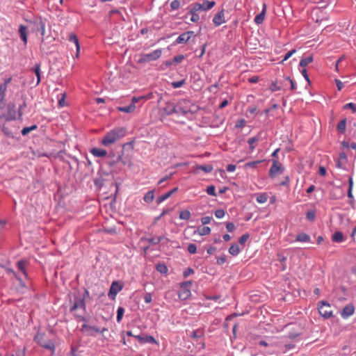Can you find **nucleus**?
I'll use <instances>...</instances> for the list:
<instances>
[{
  "instance_id": "f257e3e1",
  "label": "nucleus",
  "mask_w": 356,
  "mask_h": 356,
  "mask_svg": "<svg viewBox=\"0 0 356 356\" xmlns=\"http://www.w3.org/2000/svg\"><path fill=\"white\" fill-rule=\"evenodd\" d=\"M127 131L124 127H116L108 131L102 139L101 143L108 147L127 135Z\"/></svg>"
},
{
  "instance_id": "f03ea898",
  "label": "nucleus",
  "mask_w": 356,
  "mask_h": 356,
  "mask_svg": "<svg viewBox=\"0 0 356 356\" xmlns=\"http://www.w3.org/2000/svg\"><path fill=\"white\" fill-rule=\"evenodd\" d=\"M74 316L78 321L84 322V323L82 325V326L80 329V330L82 332H88L89 335L95 336L94 334H92L91 332V331H94L96 333H104V332L108 330L107 328H106V327H103L102 329H100L97 327L88 325L87 323L88 322V319L82 315H79L77 313H74Z\"/></svg>"
},
{
  "instance_id": "7ed1b4c3",
  "label": "nucleus",
  "mask_w": 356,
  "mask_h": 356,
  "mask_svg": "<svg viewBox=\"0 0 356 356\" xmlns=\"http://www.w3.org/2000/svg\"><path fill=\"white\" fill-rule=\"evenodd\" d=\"M26 24L24 25V45L26 44L27 42V35L30 33H35L38 34V27L40 26L41 19H34V20H28L24 19Z\"/></svg>"
},
{
  "instance_id": "20e7f679",
  "label": "nucleus",
  "mask_w": 356,
  "mask_h": 356,
  "mask_svg": "<svg viewBox=\"0 0 356 356\" xmlns=\"http://www.w3.org/2000/svg\"><path fill=\"white\" fill-rule=\"evenodd\" d=\"M161 49H156L148 54L141 53L138 55V59L137 60V63L138 64H144L152 61H154L161 58Z\"/></svg>"
},
{
  "instance_id": "39448f33",
  "label": "nucleus",
  "mask_w": 356,
  "mask_h": 356,
  "mask_svg": "<svg viewBox=\"0 0 356 356\" xmlns=\"http://www.w3.org/2000/svg\"><path fill=\"white\" fill-rule=\"evenodd\" d=\"M72 305L70 308V312L76 313V311L78 309H82L83 312L86 310V301L83 300V298H81V296L79 295L74 296L73 302L71 301Z\"/></svg>"
},
{
  "instance_id": "423d86ee",
  "label": "nucleus",
  "mask_w": 356,
  "mask_h": 356,
  "mask_svg": "<svg viewBox=\"0 0 356 356\" xmlns=\"http://www.w3.org/2000/svg\"><path fill=\"white\" fill-rule=\"evenodd\" d=\"M191 102L188 99H183L179 100L177 104V114L186 115L191 112Z\"/></svg>"
},
{
  "instance_id": "0eeeda50",
  "label": "nucleus",
  "mask_w": 356,
  "mask_h": 356,
  "mask_svg": "<svg viewBox=\"0 0 356 356\" xmlns=\"http://www.w3.org/2000/svg\"><path fill=\"white\" fill-rule=\"evenodd\" d=\"M327 307H330V305L327 302L322 300L318 302V312L325 318H329L332 316V312L328 310Z\"/></svg>"
},
{
  "instance_id": "6e6552de",
  "label": "nucleus",
  "mask_w": 356,
  "mask_h": 356,
  "mask_svg": "<svg viewBox=\"0 0 356 356\" xmlns=\"http://www.w3.org/2000/svg\"><path fill=\"white\" fill-rule=\"evenodd\" d=\"M24 279H26V282L24 280V294L28 293L26 298H31L35 296L34 291L32 289V284L28 277V275L25 270L24 269Z\"/></svg>"
},
{
  "instance_id": "1a4fd4ad",
  "label": "nucleus",
  "mask_w": 356,
  "mask_h": 356,
  "mask_svg": "<svg viewBox=\"0 0 356 356\" xmlns=\"http://www.w3.org/2000/svg\"><path fill=\"white\" fill-rule=\"evenodd\" d=\"M124 284L120 281H114L111 284L108 296L109 298L114 300L116 295L122 289Z\"/></svg>"
},
{
  "instance_id": "9d476101",
  "label": "nucleus",
  "mask_w": 356,
  "mask_h": 356,
  "mask_svg": "<svg viewBox=\"0 0 356 356\" xmlns=\"http://www.w3.org/2000/svg\"><path fill=\"white\" fill-rule=\"evenodd\" d=\"M119 162H121L124 165H129L131 163V160L127 157H123L122 154H120L117 156L115 158H113L111 160L106 161V163L109 167H113Z\"/></svg>"
},
{
  "instance_id": "9b49d317",
  "label": "nucleus",
  "mask_w": 356,
  "mask_h": 356,
  "mask_svg": "<svg viewBox=\"0 0 356 356\" xmlns=\"http://www.w3.org/2000/svg\"><path fill=\"white\" fill-rule=\"evenodd\" d=\"M284 168L282 164L278 162L277 159H273V165H271L269 170V176L271 178L275 177L277 174L282 173Z\"/></svg>"
},
{
  "instance_id": "f8f14e48",
  "label": "nucleus",
  "mask_w": 356,
  "mask_h": 356,
  "mask_svg": "<svg viewBox=\"0 0 356 356\" xmlns=\"http://www.w3.org/2000/svg\"><path fill=\"white\" fill-rule=\"evenodd\" d=\"M44 334H38L35 337V339L42 347H44L48 350L54 351L55 349L54 343L51 341H44Z\"/></svg>"
},
{
  "instance_id": "ddd939ff",
  "label": "nucleus",
  "mask_w": 356,
  "mask_h": 356,
  "mask_svg": "<svg viewBox=\"0 0 356 356\" xmlns=\"http://www.w3.org/2000/svg\"><path fill=\"white\" fill-rule=\"evenodd\" d=\"M355 311V306L353 303L346 305L341 312V316L346 319L354 314Z\"/></svg>"
},
{
  "instance_id": "4468645a",
  "label": "nucleus",
  "mask_w": 356,
  "mask_h": 356,
  "mask_svg": "<svg viewBox=\"0 0 356 356\" xmlns=\"http://www.w3.org/2000/svg\"><path fill=\"white\" fill-rule=\"evenodd\" d=\"M225 10L222 8L221 10L218 12L213 18V23L216 26H219L225 22Z\"/></svg>"
},
{
  "instance_id": "2eb2a0df",
  "label": "nucleus",
  "mask_w": 356,
  "mask_h": 356,
  "mask_svg": "<svg viewBox=\"0 0 356 356\" xmlns=\"http://www.w3.org/2000/svg\"><path fill=\"white\" fill-rule=\"evenodd\" d=\"M262 131H259L255 136L250 138L248 140V143L249 145L250 152H252L255 149V145L257 142L261 140L262 139Z\"/></svg>"
},
{
  "instance_id": "dca6fc26",
  "label": "nucleus",
  "mask_w": 356,
  "mask_h": 356,
  "mask_svg": "<svg viewBox=\"0 0 356 356\" xmlns=\"http://www.w3.org/2000/svg\"><path fill=\"white\" fill-rule=\"evenodd\" d=\"M11 78L6 79L3 83L0 85V108L3 105V102L5 97V93L7 90L8 85L10 83Z\"/></svg>"
},
{
  "instance_id": "f3484780",
  "label": "nucleus",
  "mask_w": 356,
  "mask_h": 356,
  "mask_svg": "<svg viewBox=\"0 0 356 356\" xmlns=\"http://www.w3.org/2000/svg\"><path fill=\"white\" fill-rule=\"evenodd\" d=\"M266 4L264 3L262 5V10L261 13L257 15L256 17H254V21L257 25L261 24L263 23L266 13Z\"/></svg>"
},
{
  "instance_id": "a211bd4d",
  "label": "nucleus",
  "mask_w": 356,
  "mask_h": 356,
  "mask_svg": "<svg viewBox=\"0 0 356 356\" xmlns=\"http://www.w3.org/2000/svg\"><path fill=\"white\" fill-rule=\"evenodd\" d=\"M68 40L75 44L76 49V57H78L80 51V44L77 36L75 33H70L68 36Z\"/></svg>"
},
{
  "instance_id": "6ab92c4d",
  "label": "nucleus",
  "mask_w": 356,
  "mask_h": 356,
  "mask_svg": "<svg viewBox=\"0 0 356 356\" xmlns=\"http://www.w3.org/2000/svg\"><path fill=\"white\" fill-rule=\"evenodd\" d=\"M177 191H178V188L175 187V188H172V190H170V191L165 193V194H163V195L159 196L156 199L157 204H160L162 202L165 201V200L169 198L172 194L176 193Z\"/></svg>"
},
{
  "instance_id": "aec40b11",
  "label": "nucleus",
  "mask_w": 356,
  "mask_h": 356,
  "mask_svg": "<svg viewBox=\"0 0 356 356\" xmlns=\"http://www.w3.org/2000/svg\"><path fill=\"white\" fill-rule=\"evenodd\" d=\"M90 153L96 157H105L108 155L106 150L96 147L91 149Z\"/></svg>"
},
{
  "instance_id": "412c9836",
  "label": "nucleus",
  "mask_w": 356,
  "mask_h": 356,
  "mask_svg": "<svg viewBox=\"0 0 356 356\" xmlns=\"http://www.w3.org/2000/svg\"><path fill=\"white\" fill-rule=\"evenodd\" d=\"M163 110L164 112L169 115L177 113L176 104L168 103Z\"/></svg>"
},
{
  "instance_id": "4be33fe9",
  "label": "nucleus",
  "mask_w": 356,
  "mask_h": 356,
  "mask_svg": "<svg viewBox=\"0 0 356 356\" xmlns=\"http://www.w3.org/2000/svg\"><path fill=\"white\" fill-rule=\"evenodd\" d=\"M332 241L334 243H341L345 241L343 234L340 231H337L332 236Z\"/></svg>"
},
{
  "instance_id": "5701e85b",
  "label": "nucleus",
  "mask_w": 356,
  "mask_h": 356,
  "mask_svg": "<svg viewBox=\"0 0 356 356\" xmlns=\"http://www.w3.org/2000/svg\"><path fill=\"white\" fill-rule=\"evenodd\" d=\"M191 295V292L189 289H181L178 292L179 298L181 300H187Z\"/></svg>"
},
{
  "instance_id": "b1692460",
  "label": "nucleus",
  "mask_w": 356,
  "mask_h": 356,
  "mask_svg": "<svg viewBox=\"0 0 356 356\" xmlns=\"http://www.w3.org/2000/svg\"><path fill=\"white\" fill-rule=\"evenodd\" d=\"M311 237L309 234L302 232L299 233L296 236V241L298 242H310Z\"/></svg>"
},
{
  "instance_id": "393cba45",
  "label": "nucleus",
  "mask_w": 356,
  "mask_h": 356,
  "mask_svg": "<svg viewBox=\"0 0 356 356\" xmlns=\"http://www.w3.org/2000/svg\"><path fill=\"white\" fill-rule=\"evenodd\" d=\"M31 72H34L37 76V81L35 86L38 85L41 81L40 76V63H36L32 68Z\"/></svg>"
},
{
  "instance_id": "a878e982",
  "label": "nucleus",
  "mask_w": 356,
  "mask_h": 356,
  "mask_svg": "<svg viewBox=\"0 0 356 356\" xmlns=\"http://www.w3.org/2000/svg\"><path fill=\"white\" fill-rule=\"evenodd\" d=\"M118 111L130 113H132L136 109V105H134V104H130L128 106H119L117 108Z\"/></svg>"
},
{
  "instance_id": "bb28decb",
  "label": "nucleus",
  "mask_w": 356,
  "mask_h": 356,
  "mask_svg": "<svg viewBox=\"0 0 356 356\" xmlns=\"http://www.w3.org/2000/svg\"><path fill=\"white\" fill-rule=\"evenodd\" d=\"M189 41V36L185 32L181 34L174 42V44L186 43Z\"/></svg>"
},
{
  "instance_id": "cd10ccee",
  "label": "nucleus",
  "mask_w": 356,
  "mask_h": 356,
  "mask_svg": "<svg viewBox=\"0 0 356 356\" xmlns=\"http://www.w3.org/2000/svg\"><path fill=\"white\" fill-rule=\"evenodd\" d=\"M313 60V56L310 55L309 56L302 58L300 61L299 65L302 67H305L307 66L309 63H312Z\"/></svg>"
},
{
  "instance_id": "c85d7f7f",
  "label": "nucleus",
  "mask_w": 356,
  "mask_h": 356,
  "mask_svg": "<svg viewBox=\"0 0 356 356\" xmlns=\"http://www.w3.org/2000/svg\"><path fill=\"white\" fill-rule=\"evenodd\" d=\"M140 240L147 241L152 245H157L161 243V238H157V236H152L151 238L142 237Z\"/></svg>"
},
{
  "instance_id": "c756f323",
  "label": "nucleus",
  "mask_w": 356,
  "mask_h": 356,
  "mask_svg": "<svg viewBox=\"0 0 356 356\" xmlns=\"http://www.w3.org/2000/svg\"><path fill=\"white\" fill-rule=\"evenodd\" d=\"M346 127V118H344L339 122L337 126V129L339 132L344 134Z\"/></svg>"
},
{
  "instance_id": "7c9ffc66",
  "label": "nucleus",
  "mask_w": 356,
  "mask_h": 356,
  "mask_svg": "<svg viewBox=\"0 0 356 356\" xmlns=\"http://www.w3.org/2000/svg\"><path fill=\"white\" fill-rule=\"evenodd\" d=\"M204 332L202 329H197L192 332L190 337L193 339H197L202 337L204 335Z\"/></svg>"
},
{
  "instance_id": "2f4dec72",
  "label": "nucleus",
  "mask_w": 356,
  "mask_h": 356,
  "mask_svg": "<svg viewBox=\"0 0 356 356\" xmlns=\"http://www.w3.org/2000/svg\"><path fill=\"white\" fill-rule=\"evenodd\" d=\"M156 269L158 272H159L161 274L166 275L168 271V268L167 266L165 264L159 263L156 264Z\"/></svg>"
},
{
  "instance_id": "473e14b6",
  "label": "nucleus",
  "mask_w": 356,
  "mask_h": 356,
  "mask_svg": "<svg viewBox=\"0 0 356 356\" xmlns=\"http://www.w3.org/2000/svg\"><path fill=\"white\" fill-rule=\"evenodd\" d=\"M15 106H8V115L6 117L7 120H11L15 118Z\"/></svg>"
},
{
  "instance_id": "72a5a7b5",
  "label": "nucleus",
  "mask_w": 356,
  "mask_h": 356,
  "mask_svg": "<svg viewBox=\"0 0 356 356\" xmlns=\"http://www.w3.org/2000/svg\"><path fill=\"white\" fill-rule=\"evenodd\" d=\"M240 252V248L236 243L232 244L229 248V253L233 256H236Z\"/></svg>"
},
{
  "instance_id": "f704fd0d",
  "label": "nucleus",
  "mask_w": 356,
  "mask_h": 356,
  "mask_svg": "<svg viewBox=\"0 0 356 356\" xmlns=\"http://www.w3.org/2000/svg\"><path fill=\"white\" fill-rule=\"evenodd\" d=\"M154 198V191H148L143 197V200L147 203H151Z\"/></svg>"
},
{
  "instance_id": "c9c22d12",
  "label": "nucleus",
  "mask_w": 356,
  "mask_h": 356,
  "mask_svg": "<svg viewBox=\"0 0 356 356\" xmlns=\"http://www.w3.org/2000/svg\"><path fill=\"white\" fill-rule=\"evenodd\" d=\"M197 232L200 236H206L210 234L211 229L210 227L207 226L199 227L197 229Z\"/></svg>"
},
{
  "instance_id": "e433bc0d",
  "label": "nucleus",
  "mask_w": 356,
  "mask_h": 356,
  "mask_svg": "<svg viewBox=\"0 0 356 356\" xmlns=\"http://www.w3.org/2000/svg\"><path fill=\"white\" fill-rule=\"evenodd\" d=\"M216 5V2L214 1H205L202 3L203 7V10H208L212 8Z\"/></svg>"
},
{
  "instance_id": "4c0bfd02",
  "label": "nucleus",
  "mask_w": 356,
  "mask_h": 356,
  "mask_svg": "<svg viewBox=\"0 0 356 356\" xmlns=\"http://www.w3.org/2000/svg\"><path fill=\"white\" fill-rule=\"evenodd\" d=\"M134 140L124 143L122 145V154L123 155L124 151H128V150L132 151L134 149Z\"/></svg>"
},
{
  "instance_id": "58836bf2",
  "label": "nucleus",
  "mask_w": 356,
  "mask_h": 356,
  "mask_svg": "<svg viewBox=\"0 0 356 356\" xmlns=\"http://www.w3.org/2000/svg\"><path fill=\"white\" fill-rule=\"evenodd\" d=\"M191 216V213L188 210H184L179 213V217L181 220H188L190 219Z\"/></svg>"
},
{
  "instance_id": "ea45409f",
  "label": "nucleus",
  "mask_w": 356,
  "mask_h": 356,
  "mask_svg": "<svg viewBox=\"0 0 356 356\" xmlns=\"http://www.w3.org/2000/svg\"><path fill=\"white\" fill-rule=\"evenodd\" d=\"M316 217V211L314 209H310L306 213V218L309 221H314Z\"/></svg>"
},
{
  "instance_id": "a19ab883",
  "label": "nucleus",
  "mask_w": 356,
  "mask_h": 356,
  "mask_svg": "<svg viewBox=\"0 0 356 356\" xmlns=\"http://www.w3.org/2000/svg\"><path fill=\"white\" fill-rule=\"evenodd\" d=\"M348 184H349V186H348V198L353 200V195L352 193V190H353V180L351 177H350L348 179Z\"/></svg>"
},
{
  "instance_id": "79ce46f5",
  "label": "nucleus",
  "mask_w": 356,
  "mask_h": 356,
  "mask_svg": "<svg viewBox=\"0 0 356 356\" xmlns=\"http://www.w3.org/2000/svg\"><path fill=\"white\" fill-rule=\"evenodd\" d=\"M197 168L204 172H211L213 170V166L211 165H197Z\"/></svg>"
},
{
  "instance_id": "37998d69",
  "label": "nucleus",
  "mask_w": 356,
  "mask_h": 356,
  "mask_svg": "<svg viewBox=\"0 0 356 356\" xmlns=\"http://www.w3.org/2000/svg\"><path fill=\"white\" fill-rule=\"evenodd\" d=\"M203 10V7L202 3H195L192 5V8L190 10V13H197V11Z\"/></svg>"
},
{
  "instance_id": "c03bdc74",
  "label": "nucleus",
  "mask_w": 356,
  "mask_h": 356,
  "mask_svg": "<svg viewBox=\"0 0 356 356\" xmlns=\"http://www.w3.org/2000/svg\"><path fill=\"white\" fill-rule=\"evenodd\" d=\"M257 202L261 204L265 203L268 200V197L266 193L259 194L256 199Z\"/></svg>"
},
{
  "instance_id": "a18cd8bd",
  "label": "nucleus",
  "mask_w": 356,
  "mask_h": 356,
  "mask_svg": "<svg viewBox=\"0 0 356 356\" xmlns=\"http://www.w3.org/2000/svg\"><path fill=\"white\" fill-rule=\"evenodd\" d=\"M124 313V309L122 307H119L117 310V321L118 323L121 322L123 315Z\"/></svg>"
},
{
  "instance_id": "49530a36",
  "label": "nucleus",
  "mask_w": 356,
  "mask_h": 356,
  "mask_svg": "<svg viewBox=\"0 0 356 356\" xmlns=\"http://www.w3.org/2000/svg\"><path fill=\"white\" fill-rule=\"evenodd\" d=\"M143 343H150L152 344H156V343H157V341L154 339V337H153L152 336L147 335V336L144 337Z\"/></svg>"
},
{
  "instance_id": "de8ad7c7",
  "label": "nucleus",
  "mask_w": 356,
  "mask_h": 356,
  "mask_svg": "<svg viewBox=\"0 0 356 356\" xmlns=\"http://www.w3.org/2000/svg\"><path fill=\"white\" fill-rule=\"evenodd\" d=\"M186 80L181 79L179 81H174L171 83V86L173 88H178L183 86L185 84Z\"/></svg>"
},
{
  "instance_id": "09e8293b",
  "label": "nucleus",
  "mask_w": 356,
  "mask_h": 356,
  "mask_svg": "<svg viewBox=\"0 0 356 356\" xmlns=\"http://www.w3.org/2000/svg\"><path fill=\"white\" fill-rule=\"evenodd\" d=\"M206 191L209 195L216 196V188L213 185L209 186L207 188Z\"/></svg>"
},
{
  "instance_id": "8fccbe9b",
  "label": "nucleus",
  "mask_w": 356,
  "mask_h": 356,
  "mask_svg": "<svg viewBox=\"0 0 356 356\" xmlns=\"http://www.w3.org/2000/svg\"><path fill=\"white\" fill-rule=\"evenodd\" d=\"M261 162H262V161H250V162L245 163V168H257V165Z\"/></svg>"
},
{
  "instance_id": "3c124183",
  "label": "nucleus",
  "mask_w": 356,
  "mask_h": 356,
  "mask_svg": "<svg viewBox=\"0 0 356 356\" xmlns=\"http://www.w3.org/2000/svg\"><path fill=\"white\" fill-rule=\"evenodd\" d=\"M250 235L249 234L246 233L243 234L239 238H238V243L241 245H244L247 240L249 238Z\"/></svg>"
},
{
  "instance_id": "603ef678",
  "label": "nucleus",
  "mask_w": 356,
  "mask_h": 356,
  "mask_svg": "<svg viewBox=\"0 0 356 356\" xmlns=\"http://www.w3.org/2000/svg\"><path fill=\"white\" fill-rule=\"evenodd\" d=\"M38 128V126L36 124H33L31 127H24V136L28 134L31 131L35 130Z\"/></svg>"
},
{
  "instance_id": "864d4df0",
  "label": "nucleus",
  "mask_w": 356,
  "mask_h": 356,
  "mask_svg": "<svg viewBox=\"0 0 356 356\" xmlns=\"http://www.w3.org/2000/svg\"><path fill=\"white\" fill-rule=\"evenodd\" d=\"M343 108L344 109H351L353 113H355L356 112V104L353 102H350V103L346 104L343 106Z\"/></svg>"
},
{
  "instance_id": "5fc2aeb1",
  "label": "nucleus",
  "mask_w": 356,
  "mask_h": 356,
  "mask_svg": "<svg viewBox=\"0 0 356 356\" xmlns=\"http://www.w3.org/2000/svg\"><path fill=\"white\" fill-rule=\"evenodd\" d=\"M173 63V61L172 60H166L163 62L161 65V69L163 70H165L170 67Z\"/></svg>"
},
{
  "instance_id": "6e6d98bb",
  "label": "nucleus",
  "mask_w": 356,
  "mask_h": 356,
  "mask_svg": "<svg viewBox=\"0 0 356 356\" xmlns=\"http://www.w3.org/2000/svg\"><path fill=\"white\" fill-rule=\"evenodd\" d=\"M194 273V270L192 268H186L184 272H183V277L184 278H186L188 277L189 275H192Z\"/></svg>"
},
{
  "instance_id": "4d7b16f0",
  "label": "nucleus",
  "mask_w": 356,
  "mask_h": 356,
  "mask_svg": "<svg viewBox=\"0 0 356 356\" xmlns=\"http://www.w3.org/2000/svg\"><path fill=\"white\" fill-rule=\"evenodd\" d=\"M296 51V50L295 49L288 51L284 56V58L282 59V60L281 61L282 63H283L284 61H286V60H288L293 54H295Z\"/></svg>"
},
{
  "instance_id": "13d9d810",
  "label": "nucleus",
  "mask_w": 356,
  "mask_h": 356,
  "mask_svg": "<svg viewBox=\"0 0 356 356\" xmlns=\"http://www.w3.org/2000/svg\"><path fill=\"white\" fill-rule=\"evenodd\" d=\"M187 250L191 254H195L197 252V246H196V245L194 244V243L189 244L188 248H187Z\"/></svg>"
},
{
  "instance_id": "bf43d9fd",
  "label": "nucleus",
  "mask_w": 356,
  "mask_h": 356,
  "mask_svg": "<svg viewBox=\"0 0 356 356\" xmlns=\"http://www.w3.org/2000/svg\"><path fill=\"white\" fill-rule=\"evenodd\" d=\"M184 56L183 54L177 55L173 57L172 60L173 63H179L184 59Z\"/></svg>"
},
{
  "instance_id": "052dcab7",
  "label": "nucleus",
  "mask_w": 356,
  "mask_h": 356,
  "mask_svg": "<svg viewBox=\"0 0 356 356\" xmlns=\"http://www.w3.org/2000/svg\"><path fill=\"white\" fill-rule=\"evenodd\" d=\"M38 32H40V35L42 36V39L43 40V37L44 36L45 29H44V24L41 20L40 26L38 27Z\"/></svg>"
},
{
  "instance_id": "680f3d73",
  "label": "nucleus",
  "mask_w": 356,
  "mask_h": 356,
  "mask_svg": "<svg viewBox=\"0 0 356 356\" xmlns=\"http://www.w3.org/2000/svg\"><path fill=\"white\" fill-rule=\"evenodd\" d=\"M193 284V282L191 280L186 281L184 282L180 283V288L181 289H188Z\"/></svg>"
},
{
  "instance_id": "e2e57ef3",
  "label": "nucleus",
  "mask_w": 356,
  "mask_h": 356,
  "mask_svg": "<svg viewBox=\"0 0 356 356\" xmlns=\"http://www.w3.org/2000/svg\"><path fill=\"white\" fill-rule=\"evenodd\" d=\"M180 6V2L178 0H174L170 3V8L172 10H177Z\"/></svg>"
},
{
  "instance_id": "0e129e2a",
  "label": "nucleus",
  "mask_w": 356,
  "mask_h": 356,
  "mask_svg": "<svg viewBox=\"0 0 356 356\" xmlns=\"http://www.w3.org/2000/svg\"><path fill=\"white\" fill-rule=\"evenodd\" d=\"M225 214V212L223 209H217L216 211H215V216L217 218H222V217H224Z\"/></svg>"
},
{
  "instance_id": "69168bd1",
  "label": "nucleus",
  "mask_w": 356,
  "mask_h": 356,
  "mask_svg": "<svg viewBox=\"0 0 356 356\" xmlns=\"http://www.w3.org/2000/svg\"><path fill=\"white\" fill-rule=\"evenodd\" d=\"M104 180L102 178L95 179L94 180V184L98 188H101L104 185Z\"/></svg>"
},
{
  "instance_id": "338daca9",
  "label": "nucleus",
  "mask_w": 356,
  "mask_h": 356,
  "mask_svg": "<svg viewBox=\"0 0 356 356\" xmlns=\"http://www.w3.org/2000/svg\"><path fill=\"white\" fill-rule=\"evenodd\" d=\"M189 14L191 15V20L193 22H197L199 21L200 16L198 14H197L196 13H190V12H189Z\"/></svg>"
},
{
  "instance_id": "774afa93",
  "label": "nucleus",
  "mask_w": 356,
  "mask_h": 356,
  "mask_svg": "<svg viewBox=\"0 0 356 356\" xmlns=\"http://www.w3.org/2000/svg\"><path fill=\"white\" fill-rule=\"evenodd\" d=\"M212 218L211 216H204L201 218V222L203 225L210 223Z\"/></svg>"
}]
</instances>
